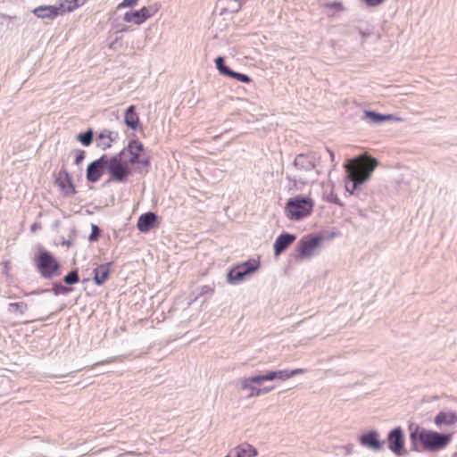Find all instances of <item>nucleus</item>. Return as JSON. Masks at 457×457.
I'll list each match as a JSON object with an SVG mask.
<instances>
[{"label":"nucleus","mask_w":457,"mask_h":457,"mask_svg":"<svg viewBox=\"0 0 457 457\" xmlns=\"http://www.w3.org/2000/svg\"><path fill=\"white\" fill-rule=\"evenodd\" d=\"M410 451L414 453H438L445 449L453 440L452 433H442L410 423Z\"/></svg>","instance_id":"obj_1"},{"label":"nucleus","mask_w":457,"mask_h":457,"mask_svg":"<svg viewBox=\"0 0 457 457\" xmlns=\"http://www.w3.org/2000/svg\"><path fill=\"white\" fill-rule=\"evenodd\" d=\"M142 151L143 144L137 140H131L126 149L111 157L107 156L106 170L109 172L110 178L104 182V185H108L111 181L125 182L130 172L128 163L140 162Z\"/></svg>","instance_id":"obj_2"},{"label":"nucleus","mask_w":457,"mask_h":457,"mask_svg":"<svg viewBox=\"0 0 457 457\" xmlns=\"http://www.w3.org/2000/svg\"><path fill=\"white\" fill-rule=\"evenodd\" d=\"M378 164V161L374 157H370L363 162H346L345 168V190L351 195H358L361 186L371 177L373 171Z\"/></svg>","instance_id":"obj_3"},{"label":"nucleus","mask_w":457,"mask_h":457,"mask_svg":"<svg viewBox=\"0 0 457 457\" xmlns=\"http://www.w3.org/2000/svg\"><path fill=\"white\" fill-rule=\"evenodd\" d=\"M314 206L311 197L302 195L289 198L285 206L286 216L291 220H300L309 216Z\"/></svg>","instance_id":"obj_4"},{"label":"nucleus","mask_w":457,"mask_h":457,"mask_svg":"<svg viewBox=\"0 0 457 457\" xmlns=\"http://www.w3.org/2000/svg\"><path fill=\"white\" fill-rule=\"evenodd\" d=\"M35 262L37 271L44 278L50 279L61 274L59 262L50 252L45 249L39 250Z\"/></svg>","instance_id":"obj_5"},{"label":"nucleus","mask_w":457,"mask_h":457,"mask_svg":"<svg viewBox=\"0 0 457 457\" xmlns=\"http://www.w3.org/2000/svg\"><path fill=\"white\" fill-rule=\"evenodd\" d=\"M259 268L260 262L258 260L249 259L228 270L227 273V281L231 285H238L248 276L255 272Z\"/></svg>","instance_id":"obj_6"},{"label":"nucleus","mask_w":457,"mask_h":457,"mask_svg":"<svg viewBox=\"0 0 457 457\" xmlns=\"http://www.w3.org/2000/svg\"><path fill=\"white\" fill-rule=\"evenodd\" d=\"M322 241L323 236L320 234L303 236L296 243L295 260L298 262L311 258Z\"/></svg>","instance_id":"obj_7"},{"label":"nucleus","mask_w":457,"mask_h":457,"mask_svg":"<svg viewBox=\"0 0 457 457\" xmlns=\"http://www.w3.org/2000/svg\"><path fill=\"white\" fill-rule=\"evenodd\" d=\"M385 445L388 450L396 457L407 456L409 452L405 447L406 438L402 427L397 426L388 431Z\"/></svg>","instance_id":"obj_8"},{"label":"nucleus","mask_w":457,"mask_h":457,"mask_svg":"<svg viewBox=\"0 0 457 457\" xmlns=\"http://www.w3.org/2000/svg\"><path fill=\"white\" fill-rule=\"evenodd\" d=\"M107 155L103 154L100 158L91 162L86 171V178L91 183L97 182L106 170Z\"/></svg>","instance_id":"obj_9"},{"label":"nucleus","mask_w":457,"mask_h":457,"mask_svg":"<svg viewBox=\"0 0 457 457\" xmlns=\"http://www.w3.org/2000/svg\"><path fill=\"white\" fill-rule=\"evenodd\" d=\"M214 63H215L216 69L218 70V71L220 75L235 79L237 81H240L242 83L252 82L251 77H249L247 74L235 71L232 69H230L228 65H226L224 56H221V55L218 56L214 60Z\"/></svg>","instance_id":"obj_10"},{"label":"nucleus","mask_w":457,"mask_h":457,"mask_svg":"<svg viewBox=\"0 0 457 457\" xmlns=\"http://www.w3.org/2000/svg\"><path fill=\"white\" fill-rule=\"evenodd\" d=\"M360 444L374 452H379L385 445V441L379 438V434L375 429L362 433L359 437Z\"/></svg>","instance_id":"obj_11"},{"label":"nucleus","mask_w":457,"mask_h":457,"mask_svg":"<svg viewBox=\"0 0 457 457\" xmlns=\"http://www.w3.org/2000/svg\"><path fill=\"white\" fill-rule=\"evenodd\" d=\"M63 5H40L36 7L32 12L40 19L54 20L55 17L64 13Z\"/></svg>","instance_id":"obj_12"},{"label":"nucleus","mask_w":457,"mask_h":457,"mask_svg":"<svg viewBox=\"0 0 457 457\" xmlns=\"http://www.w3.org/2000/svg\"><path fill=\"white\" fill-rule=\"evenodd\" d=\"M296 239V235L282 232L279 234L273 244L274 255L276 257L283 253Z\"/></svg>","instance_id":"obj_13"},{"label":"nucleus","mask_w":457,"mask_h":457,"mask_svg":"<svg viewBox=\"0 0 457 457\" xmlns=\"http://www.w3.org/2000/svg\"><path fill=\"white\" fill-rule=\"evenodd\" d=\"M315 160V153L299 154L295 156L293 166L299 170L311 171L316 167Z\"/></svg>","instance_id":"obj_14"},{"label":"nucleus","mask_w":457,"mask_h":457,"mask_svg":"<svg viewBox=\"0 0 457 457\" xmlns=\"http://www.w3.org/2000/svg\"><path fill=\"white\" fill-rule=\"evenodd\" d=\"M361 119L371 125H379L386 121L394 120V115L383 114L372 110H365Z\"/></svg>","instance_id":"obj_15"},{"label":"nucleus","mask_w":457,"mask_h":457,"mask_svg":"<svg viewBox=\"0 0 457 457\" xmlns=\"http://www.w3.org/2000/svg\"><path fill=\"white\" fill-rule=\"evenodd\" d=\"M434 423L436 427L452 426L457 423L456 411H440L434 418Z\"/></svg>","instance_id":"obj_16"},{"label":"nucleus","mask_w":457,"mask_h":457,"mask_svg":"<svg viewBox=\"0 0 457 457\" xmlns=\"http://www.w3.org/2000/svg\"><path fill=\"white\" fill-rule=\"evenodd\" d=\"M110 265H111V263L108 262V263L101 264L94 269L93 279L96 285H98V286L103 285L106 281V279L109 278Z\"/></svg>","instance_id":"obj_17"},{"label":"nucleus","mask_w":457,"mask_h":457,"mask_svg":"<svg viewBox=\"0 0 457 457\" xmlns=\"http://www.w3.org/2000/svg\"><path fill=\"white\" fill-rule=\"evenodd\" d=\"M71 291H72L71 287H65V286L62 285L61 283L56 282L53 285V287L51 289H48V288L37 289V290L31 291L30 293L26 294V295H39V294L47 293V292H53L54 295H59L69 294Z\"/></svg>","instance_id":"obj_18"},{"label":"nucleus","mask_w":457,"mask_h":457,"mask_svg":"<svg viewBox=\"0 0 457 457\" xmlns=\"http://www.w3.org/2000/svg\"><path fill=\"white\" fill-rule=\"evenodd\" d=\"M119 135L115 131H111L109 129H104L97 137V139L107 138L106 142L98 143L97 146L101 147L103 150H106L111 147L112 143L116 141Z\"/></svg>","instance_id":"obj_19"},{"label":"nucleus","mask_w":457,"mask_h":457,"mask_svg":"<svg viewBox=\"0 0 457 457\" xmlns=\"http://www.w3.org/2000/svg\"><path fill=\"white\" fill-rule=\"evenodd\" d=\"M240 389L242 391L247 392V398L260 396L259 387L255 386V385L253 382H250L249 377L241 379Z\"/></svg>","instance_id":"obj_20"},{"label":"nucleus","mask_w":457,"mask_h":457,"mask_svg":"<svg viewBox=\"0 0 457 457\" xmlns=\"http://www.w3.org/2000/svg\"><path fill=\"white\" fill-rule=\"evenodd\" d=\"M125 124L130 128L135 129L139 122L138 115L137 114L135 111V106L130 105L125 112V117H124Z\"/></svg>","instance_id":"obj_21"},{"label":"nucleus","mask_w":457,"mask_h":457,"mask_svg":"<svg viewBox=\"0 0 457 457\" xmlns=\"http://www.w3.org/2000/svg\"><path fill=\"white\" fill-rule=\"evenodd\" d=\"M160 224L159 216L154 212H145V232H147Z\"/></svg>","instance_id":"obj_22"},{"label":"nucleus","mask_w":457,"mask_h":457,"mask_svg":"<svg viewBox=\"0 0 457 457\" xmlns=\"http://www.w3.org/2000/svg\"><path fill=\"white\" fill-rule=\"evenodd\" d=\"M233 455L234 457H253L257 455V450L248 444L242 445L235 449Z\"/></svg>","instance_id":"obj_23"},{"label":"nucleus","mask_w":457,"mask_h":457,"mask_svg":"<svg viewBox=\"0 0 457 457\" xmlns=\"http://www.w3.org/2000/svg\"><path fill=\"white\" fill-rule=\"evenodd\" d=\"M124 21L140 24L143 22V8L138 11H129L124 14Z\"/></svg>","instance_id":"obj_24"},{"label":"nucleus","mask_w":457,"mask_h":457,"mask_svg":"<svg viewBox=\"0 0 457 457\" xmlns=\"http://www.w3.org/2000/svg\"><path fill=\"white\" fill-rule=\"evenodd\" d=\"M76 139L83 145L89 146L93 143L94 130L88 129L87 131L77 135Z\"/></svg>","instance_id":"obj_25"},{"label":"nucleus","mask_w":457,"mask_h":457,"mask_svg":"<svg viewBox=\"0 0 457 457\" xmlns=\"http://www.w3.org/2000/svg\"><path fill=\"white\" fill-rule=\"evenodd\" d=\"M72 180V176L65 168H62L58 173L55 183L61 187L65 188L66 182Z\"/></svg>","instance_id":"obj_26"},{"label":"nucleus","mask_w":457,"mask_h":457,"mask_svg":"<svg viewBox=\"0 0 457 457\" xmlns=\"http://www.w3.org/2000/svg\"><path fill=\"white\" fill-rule=\"evenodd\" d=\"M28 311V304L24 302L11 303L8 304V312L23 315Z\"/></svg>","instance_id":"obj_27"},{"label":"nucleus","mask_w":457,"mask_h":457,"mask_svg":"<svg viewBox=\"0 0 457 457\" xmlns=\"http://www.w3.org/2000/svg\"><path fill=\"white\" fill-rule=\"evenodd\" d=\"M63 5L62 9L64 13L73 12L79 6L84 4V1L82 0H65L63 3H61Z\"/></svg>","instance_id":"obj_28"},{"label":"nucleus","mask_w":457,"mask_h":457,"mask_svg":"<svg viewBox=\"0 0 457 457\" xmlns=\"http://www.w3.org/2000/svg\"><path fill=\"white\" fill-rule=\"evenodd\" d=\"M79 281V270L77 269L71 270L63 278V282L67 285H74Z\"/></svg>","instance_id":"obj_29"},{"label":"nucleus","mask_w":457,"mask_h":457,"mask_svg":"<svg viewBox=\"0 0 457 457\" xmlns=\"http://www.w3.org/2000/svg\"><path fill=\"white\" fill-rule=\"evenodd\" d=\"M160 4L156 2L149 4L147 6L145 5V21L156 13L159 10Z\"/></svg>","instance_id":"obj_30"},{"label":"nucleus","mask_w":457,"mask_h":457,"mask_svg":"<svg viewBox=\"0 0 457 457\" xmlns=\"http://www.w3.org/2000/svg\"><path fill=\"white\" fill-rule=\"evenodd\" d=\"M322 5L325 8L335 9L337 12L344 11V5H343L342 2H339V1H334V2L326 1V2L323 3Z\"/></svg>","instance_id":"obj_31"},{"label":"nucleus","mask_w":457,"mask_h":457,"mask_svg":"<svg viewBox=\"0 0 457 457\" xmlns=\"http://www.w3.org/2000/svg\"><path fill=\"white\" fill-rule=\"evenodd\" d=\"M100 234H101V229L99 228V227L97 225L92 224L91 233L88 237V240L90 242L96 241L98 239V237H100Z\"/></svg>","instance_id":"obj_32"},{"label":"nucleus","mask_w":457,"mask_h":457,"mask_svg":"<svg viewBox=\"0 0 457 457\" xmlns=\"http://www.w3.org/2000/svg\"><path fill=\"white\" fill-rule=\"evenodd\" d=\"M62 189L63 190L64 195L66 196L73 195L76 193V187L73 183V179L71 180L70 182H66L65 188H62Z\"/></svg>","instance_id":"obj_33"},{"label":"nucleus","mask_w":457,"mask_h":457,"mask_svg":"<svg viewBox=\"0 0 457 457\" xmlns=\"http://www.w3.org/2000/svg\"><path fill=\"white\" fill-rule=\"evenodd\" d=\"M242 5L243 4L238 0H229L228 3V9H229L231 12H237L241 9Z\"/></svg>","instance_id":"obj_34"},{"label":"nucleus","mask_w":457,"mask_h":457,"mask_svg":"<svg viewBox=\"0 0 457 457\" xmlns=\"http://www.w3.org/2000/svg\"><path fill=\"white\" fill-rule=\"evenodd\" d=\"M249 378H250V382H253L255 385V386H258V387H262V386L265 382L262 373L253 375V376H250Z\"/></svg>","instance_id":"obj_35"},{"label":"nucleus","mask_w":457,"mask_h":457,"mask_svg":"<svg viewBox=\"0 0 457 457\" xmlns=\"http://www.w3.org/2000/svg\"><path fill=\"white\" fill-rule=\"evenodd\" d=\"M214 292V288L209 285H204L200 287V292L197 294V295L195 297V300H196L199 296L204 295H212Z\"/></svg>","instance_id":"obj_36"},{"label":"nucleus","mask_w":457,"mask_h":457,"mask_svg":"<svg viewBox=\"0 0 457 457\" xmlns=\"http://www.w3.org/2000/svg\"><path fill=\"white\" fill-rule=\"evenodd\" d=\"M327 201H328V203L335 204H337V205H338V206H341V207H342V206H344V204H343V203H342V201L339 199V197L337 196V194H335V193H333V192H331V193L328 195V197H327Z\"/></svg>","instance_id":"obj_37"},{"label":"nucleus","mask_w":457,"mask_h":457,"mask_svg":"<svg viewBox=\"0 0 457 457\" xmlns=\"http://www.w3.org/2000/svg\"><path fill=\"white\" fill-rule=\"evenodd\" d=\"M76 154L75 164L79 165L85 159V151L80 149H75L72 151Z\"/></svg>","instance_id":"obj_38"},{"label":"nucleus","mask_w":457,"mask_h":457,"mask_svg":"<svg viewBox=\"0 0 457 457\" xmlns=\"http://www.w3.org/2000/svg\"><path fill=\"white\" fill-rule=\"evenodd\" d=\"M276 371V379L285 381L289 378L288 370H278Z\"/></svg>","instance_id":"obj_39"},{"label":"nucleus","mask_w":457,"mask_h":457,"mask_svg":"<svg viewBox=\"0 0 457 457\" xmlns=\"http://www.w3.org/2000/svg\"><path fill=\"white\" fill-rule=\"evenodd\" d=\"M262 374L263 376L264 381L276 380V371L275 370H267Z\"/></svg>","instance_id":"obj_40"},{"label":"nucleus","mask_w":457,"mask_h":457,"mask_svg":"<svg viewBox=\"0 0 457 457\" xmlns=\"http://www.w3.org/2000/svg\"><path fill=\"white\" fill-rule=\"evenodd\" d=\"M358 31L362 39L361 44H363L365 42V40L367 39V37H369L372 33L371 29H367L364 30L361 29H358Z\"/></svg>","instance_id":"obj_41"},{"label":"nucleus","mask_w":457,"mask_h":457,"mask_svg":"<svg viewBox=\"0 0 457 457\" xmlns=\"http://www.w3.org/2000/svg\"><path fill=\"white\" fill-rule=\"evenodd\" d=\"M365 4L369 7H376L383 3H385L386 0H363Z\"/></svg>","instance_id":"obj_42"},{"label":"nucleus","mask_w":457,"mask_h":457,"mask_svg":"<svg viewBox=\"0 0 457 457\" xmlns=\"http://www.w3.org/2000/svg\"><path fill=\"white\" fill-rule=\"evenodd\" d=\"M274 387H275L274 386H263L262 385V387H259L260 395L270 393V391H272L274 389Z\"/></svg>","instance_id":"obj_43"},{"label":"nucleus","mask_w":457,"mask_h":457,"mask_svg":"<svg viewBox=\"0 0 457 457\" xmlns=\"http://www.w3.org/2000/svg\"><path fill=\"white\" fill-rule=\"evenodd\" d=\"M303 372H304V370H303V369L288 370L289 378L294 377V376L302 374Z\"/></svg>","instance_id":"obj_44"},{"label":"nucleus","mask_w":457,"mask_h":457,"mask_svg":"<svg viewBox=\"0 0 457 457\" xmlns=\"http://www.w3.org/2000/svg\"><path fill=\"white\" fill-rule=\"evenodd\" d=\"M343 449L345 450V455H350L353 452V445L348 444V445L343 446Z\"/></svg>","instance_id":"obj_45"},{"label":"nucleus","mask_w":457,"mask_h":457,"mask_svg":"<svg viewBox=\"0 0 457 457\" xmlns=\"http://www.w3.org/2000/svg\"><path fill=\"white\" fill-rule=\"evenodd\" d=\"M136 2H137V0H123V2L120 4V6H122V7L132 6Z\"/></svg>","instance_id":"obj_46"},{"label":"nucleus","mask_w":457,"mask_h":457,"mask_svg":"<svg viewBox=\"0 0 457 457\" xmlns=\"http://www.w3.org/2000/svg\"><path fill=\"white\" fill-rule=\"evenodd\" d=\"M137 227L139 231L143 232V214H141L138 217L137 222Z\"/></svg>","instance_id":"obj_47"},{"label":"nucleus","mask_w":457,"mask_h":457,"mask_svg":"<svg viewBox=\"0 0 457 457\" xmlns=\"http://www.w3.org/2000/svg\"><path fill=\"white\" fill-rule=\"evenodd\" d=\"M153 29H154V33L156 34L157 36V38H159L160 35H161V32H160V29H159V27L158 25H154L153 28H149L148 30L149 31H152Z\"/></svg>","instance_id":"obj_48"},{"label":"nucleus","mask_w":457,"mask_h":457,"mask_svg":"<svg viewBox=\"0 0 457 457\" xmlns=\"http://www.w3.org/2000/svg\"><path fill=\"white\" fill-rule=\"evenodd\" d=\"M150 163V158L145 155V168H146ZM147 172V170L145 169V173Z\"/></svg>","instance_id":"obj_49"},{"label":"nucleus","mask_w":457,"mask_h":457,"mask_svg":"<svg viewBox=\"0 0 457 457\" xmlns=\"http://www.w3.org/2000/svg\"><path fill=\"white\" fill-rule=\"evenodd\" d=\"M62 245L69 247L72 245V240H71V239L63 240Z\"/></svg>","instance_id":"obj_50"},{"label":"nucleus","mask_w":457,"mask_h":457,"mask_svg":"<svg viewBox=\"0 0 457 457\" xmlns=\"http://www.w3.org/2000/svg\"><path fill=\"white\" fill-rule=\"evenodd\" d=\"M327 151L328 153L329 154V156H330V159H331V162H334V159H335V154L333 151L329 150L328 148H327Z\"/></svg>","instance_id":"obj_51"},{"label":"nucleus","mask_w":457,"mask_h":457,"mask_svg":"<svg viewBox=\"0 0 457 457\" xmlns=\"http://www.w3.org/2000/svg\"><path fill=\"white\" fill-rule=\"evenodd\" d=\"M148 38H149V39H152L153 37H152L151 36H149V34H148L147 32H145V41L146 39H148Z\"/></svg>","instance_id":"obj_52"},{"label":"nucleus","mask_w":457,"mask_h":457,"mask_svg":"<svg viewBox=\"0 0 457 457\" xmlns=\"http://www.w3.org/2000/svg\"><path fill=\"white\" fill-rule=\"evenodd\" d=\"M287 179L289 180V181H294L295 182L296 179H292L290 175H287Z\"/></svg>","instance_id":"obj_53"},{"label":"nucleus","mask_w":457,"mask_h":457,"mask_svg":"<svg viewBox=\"0 0 457 457\" xmlns=\"http://www.w3.org/2000/svg\"><path fill=\"white\" fill-rule=\"evenodd\" d=\"M110 361H99V362H96L95 365H100V364H103V363H105V362H109Z\"/></svg>","instance_id":"obj_54"},{"label":"nucleus","mask_w":457,"mask_h":457,"mask_svg":"<svg viewBox=\"0 0 457 457\" xmlns=\"http://www.w3.org/2000/svg\"><path fill=\"white\" fill-rule=\"evenodd\" d=\"M358 213L360 216H364V213H363V211L362 210H359L358 211Z\"/></svg>","instance_id":"obj_55"},{"label":"nucleus","mask_w":457,"mask_h":457,"mask_svg":"<svg viewBox=\"0 0 457 457\" xmlns=\"http://www.w3.org/2000/svg\"><path fill=\"white\" fill-rule=\"evenodd\" d=\"M100 142L99 143H104V142H106L107 141V138H103V139H98Z\"/></svg>","instance_id":"obj_56"},{"label":"nucleus","mask_w":457,"mask_h":457,"mask_svg":"<svg viewBox=\"0 0 457 457\" xmlns=\"http://www.w3.org/2000/svg\"><path fill=\"white\" fill-rule=\"evenodd\" d=\"M242 4H244L247 0H238Z\"/></svg>","instance_id":"obj_57"},{"label":"nucleus","mask_w":457,"mask_h":457,"mask_svg":"<svg viewBox=\"0 0 457 457\" xmlns=\"http://www.w3.org/2000/svg\"><path fill=\"white\" fill-rule=\"evenodd\" d=\"M453 457H457V452L453 454Z\"/></svg>","instance_id":"obj_58"}]
</instances>
